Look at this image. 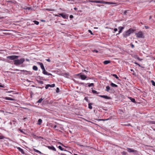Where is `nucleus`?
I'll return each mask as SVG.
<instances>
[{
	"instance_id": "nucleus-1",
	"label": "nucleus",
	"mask_w": 155,
	"mask_h": 155,
	"mask_svg": "<svg viewBox=\"0 0 155 155\" xmlns=\"http://www.w3.org/2000/svg\"><path fill=\"white\" fill-rule=\"evenodd\" d=\"M133 32L134 30H133V29L130 28L123 33V36L124 37L126 38L127 37L129 36V35L131 33H133Z\"/></svg>"
},
{
	"instance_id": "nucleus-2",
	"label": "nucleus",
	"mask_w": 155,
	"mask_h": 155,
	"mask_svg": "<svg viewBox=\"0 0 155 155\" xmlns=\"http://www.w3.org/2000/svg\"><path fill=\"white\" fill-rule=\"evenodd\" d=\"M24 58H21L20 59L16 60L14 61V64L15 65H20L23 63L25 61Z\"/></svg>"
},
{
	"instance_id": "nucleus-3",
	"label": "nucleus",
	"mask_w": 155,
	"mask_h": 155,
	"mask_svg": "<svg viewBox=\"0 0 155 155\" xmlns=\"http://www.w3.org/2000/svg\"><path fill=\"white\" fill-rule=\"evenodd\" d=\"M18 58V56L13 55L8 56L7 57V58L11 60H13L17 59Z\"/></svg>"
},
{
	"instance_id": "nucleus-4",
	"label": "nucleus",
	"mask_w": 155,
	"mask_h": 155,
	"mask_svg": "<svg viewBox=\"0 0 155 155\" xmlns=\"http://www.w3.org/2000/svg\"><path fill=\"white\" fill-rule=\"evenodd\" d=\"M136 37L138 38H144V36L143 34V33L142 31H140L138 33L136 34Z\"/></svg>"
},
{
	"instance_id": "nucleus-5",
	"label": "nucleus",
	"mask_w": 155,
	"mask_h": 155,
	"mask_svg": "<svg viewBox=\"0 0 155 155\" xmlns=\"http://www.w3.org/2000/svg\"><path fill=\"white\" fill-rule=\"evenodd\" d=\"M78 76H80V78L82 80H84L87 78V77L85 75H81V73H79L77 74Z\"/></svg>"
},
{
	"instance_id": "nucleus-6",
	"label": "nucleus",
	"mask_w": 155,
	"mask_h": 155,
	"mask_svg": "<svg viewBox=\"0 0 155 155\" xmlns=\"http://www.w3.org/2000/svg\"><path fill=\"white\" fill-rule=\"evenodd\" d=\"M99 96L101 97L104 98L106 99H111V98L110 97H108L106 95H99Z\"/></svg>"
},
{
	"instance_id": "nucleus-7",
	"label": "nucleus",
	"mask_w": 155,
	"mask_h": 155,
	"mask_svg": "<svg viewBox=\"0 0 155 155\" xmlns=\"http://www.w3.org/2000/svg\"><path fill=\"white\" fill-rule=\"evenodd\" d=\"M128 150V151L130 152H135L136 153L137 152V151L136 150H133L132 148H127Z\"/></svg>"
},
{
	"instance_id": "nucleus-8",
	"label": "nucleus",
	"mask_w": 155,
	"mask_h": 155,
	"mask_svg": "<svg viewBox=\"0 0 155 155\" xmlns=\"http://www.w3.org/2000/svg\"><path fill=\"white\" fill-rule=\"evenodd\" d=\"M48 148L50 150H54V151H56V149L53 146H48Z\"/></svg>"
},
{
	"instance_id": "nucleus-9",
	"label": "nucleus",
	"mask_w": 155,
	"mask_h": 155,
	"mask_svg": "<svg viewBox=\"0 0 155 155\" xmlns=\"http://www.w3.org/2000/svg\"><path fill=\"white\" fill-rule=\"evenodd\" d=\"M59 15L61 16L63 18L65 19H67L68 18V16L66 15H64L63 13H60Z\"/></svg>"
},
{
	"instance_id": "nucleus-10",
	"label": "nucleus",
	"mask_w": 155,
	"mask_h": 155,
	"mask_svg": "<svg viewBox=\"0 0 155 155\" xmlns=\"http://www.w3.org/2000/svg\"><path fill=\"white\" fill-rule=\"evenodd\" d=\"M124 28L123 27H120L118 28V29L119 30V31L118 32V34H119L122 31V30L123 29H124Z\"/></svg>"
},
{
	"instance_id": "nucleus-11",
	"label": "nucleus",
	"mask_w": 155,
	"mask_h": 155,
	"mask_svg": "<svg viewBox=\"0 0 155 155\" xmlns=\"http://www.w3.org/2000/svg\"><path fill=\"white\" fill-rule=\"evenodd\" d=\"M43 73L44 74H45V75H52V74H51L48 73L47 71H45H45H43Z\"/></svg>"
},
{
	"instance_id": "nucleus-12",
	"label": "nucleus",
	"mask_w": 155,
	"mask_h": 155,
	"mask_svg": "<svg viewBox=\"0 0 155 155\" xmlns=\"http://www.w3.org/2000/svg\"><path fill=\"white\" fill-rule=\"evenodd\" d=\"M17 148L20 152H21V153L23 154H25V152L22 149H21V148L19 147H17Z\"/></svg>"
},
{
	"instance_id": "nucleus-13",
	"label": "nucleus",
	"mask_w": 155,
	"mask_h": 155,
	"mask_svg": "<svg viewBox=\"0 0 155 155\" xmlns=\"http://www.w3.org/2000/svg\"><path fill=\"white\" fill-rule=\"evenodd\" d=\"M5 99L6 100H10V101H15V99L10 97H5Z\"/></svg>"
},
{
	"instance_id": "nucleus-14",
	"label": "nucleus",
	"mask_w": 155,
	"mask_h": 155,
	"mask_svg": "<svg viewBox=\"0 0 155 155\" xmlns=\"http://www.w3.org/2000/svg\"><path fill=\"white\" fill-rule=\"evenodd\" d=\"M104 4H109V5H111V4H114V3L110 2H106L104 1Z\"/></svg>"
},
{
	"instance_id": "nucleus-15",
	"label": "nucleus",
	"mask_w": 155,
	"mask_h": 155,
	"mask_svg": "<svg viewBox=\"0 0 155 155\" xmlns=\"http://www.w3.org/2000/svg\"><path fill=\"white\" fill-rule=\"evenodd\" d=\"M110 85L113 87H118L117 85L113 83H111Z\"/></svg>"
},
{
	"instance_id": "nucleus-16",
	"label": "nucleus",
	"mask_w": 155,
	"mask_h": 155,
	"mask_svg": "<svg viewBox=\"0 0 155 155\" xmlns=\"http://www.w3.org/2000/svg\"><path fill=\"white\" fill-rule=\"evenodd\" d=\"M88 2H94L96 3H98V2H98V1H93L91 0H88Z\"/></svg>"
},
{
	"instance_id": "nucleus-17",
	"label": "nucleus",
	"mask_w": 155,
	"mask_h": 155,
	"mask_svg": "<svg viewBox=\"0 0 155 155\" xmlns=\"http://www.w3.org/2000/svg\"><path fill=\"white\" fill-rule=\"evenodd\" d=\"M103 62L105 64H107L108 63H109L110 62V61H109L106 60L104 61Z\"/></svg>"
},
{
	"instance_id": "nucleus-18",
	"label": "nucleus",
	"mask_w": 155,
	"mask_h": 155,
	"mask_svg": "<svg viewBox=\"0 0 155 155\" xmlns=\"http://www.w3.org/2000/svg\"><path fill=\"white\" fill-rule=\"evenodd\" d=\"M38 63L40 66L41 68H43L44 67V66L42 63L38 62Z\"/></svg>"
},
{
	"instance_id": "nucleus-19",
	"label": "nucleus",
	"mask_w": 155,
	"mask_h": 155,
	"mask_svg": "<svg viewBox=\"0 0 155 155\" xmlns=\"http://www.w3.org/2000/svg\"><path fill=\"white\" fill-rule=\"evenodd\" d=\"M130 99L132 102L134 103H136L135 100L134 98H132L131 97H130Z\"/></svg>"
},
{
	"instance_id": "nucleus-20",
	"label": "nucleus",
	"mask_w": 155,
	"mask_h": 155,
	"mask_svg": "<svg viewBox=\"0 0 155 155\" xmlns=\"http://www.w3.org/2000/svg\"><path fill=\"white\" fill-rule=\"evenodd\" d=\"M42 120L41 119H38V125H41V123H42Z\"/></svg>"
},
{
	"instance_id": "nucleus-21",
	"label": "nucleus",
	"mask_w": 155,
	"mask_h": 155,
	"mask_svg": "<svg viewBox=\"0 0 155 155\" xmlns=\"http://www.w3.org/2000/svg\"><path fill=\"white\" fill-rule=\"evenodd\" d=\"M110 89V87L109 86H107L106 87V89L105 90V91L107 92H109Z\"/></svg>"
},
{
	"instance_id": "nucleus-22",
	"label": "nucleus",
	"mask_w": 155,
	"mask_h": 155,
	"mask_svg": "<svg viewBox=\"0 0 155 155\" xmlns=\"http://www.w3.org/2000/svg\"><path fill=\"white\" fill-rule=\"evenodd\" d=\"M34 151L38 153L41 154H42V153L40 151H39L37 150H36L35 149H34Z\"/></svg>"
},
{
	"instance_id": "nucleus-23",
	"label": "nucleus",
	"mask_w": 155,
	"mask_h": 155,
	"mask_svg": "<svg viewBox=\"0 0 155 155\" xmlns=\"http://www.w3.org/2000/svg\"><path fill=\"white\" fill-rule=\"evenodd\" d=\"M33 69L35 71H37L38 69V67L36 66H34L33 67Z\"/></svg>"
},
{
	"instance_id": "nucleus-24",
	"label": "nucleus",
	"mask_w": 155,
	"mask_h": 155,
	"mask_svg": "<svg viewBox=\"0 0 155 155\" xmlns=\"http://www.w3.org/2000/svg\"><path fill=\"white\" fill-rule=\"evenodd\" d=\"M88 86L89 87H94V84L93 83H91V84H89L88 85Z\"/></svg>"
},
{
	"instance_id": "nucleus-25",
	"label": "nucleus",
	"mask_w": 155,
	"mask_h": 155,
	"mask_svg": "<svg viewBox=\"0 0 155 155\" xmlns=\"http://www.w3.org/2000/svg\"><path fill=\"white\" fill-rule=\"evenodd\" d=\"M43 99L41 98H40L37 102V103H41L43 101Z\"/></svg>"
},
{
	"instance_id": "nucleus-26",
	"label": "nucleus",
	"mask_w": 155,
	"mask_h": 155,
	"mask_svg": "<svg viewBox=\"0 0 155 155\" xmlns=\"http://www.w3.org/2000/svg\"><path fill=\"white\" fill-rule=\"evenodd\" d=\"M48 86L49 87H54L55 85V84H48Z\"/></svg>"
},
{
	"instance_id": "nucleus-27",
	"label": "nucleus",
	"mask_w": 155,
	"mask_h": 155,
	"mask_svg": "<svg viewBox=\"0 0 155 155\" xmlns=\"http://www.w3.org/2000/svg\"><path fill=\"white\" fill-rule=\"evenodd\" d=\"M92 104L91 103H89L88 104V108L90 109H92Z\"/></svg>"
},
{
	"instance_id": "nucleus-28",
	"label": "nucleus",
	"mask_w": 155,
	"mask_h": 155,
	"mask_svg": "<svg viewBox=\"0 0 155 155\" xmlns=\"http://www.w3.org/2000/svg\"><path fill=\"white\" fill-rule=\"evenodd\" d=\"M37 81L38 83L41 84H43V82L42 81H39V80H37Z\"/></svg>"
},
{
	"instance_id": "nucleus-29",
	"label": "nucleus",
	"mask_w": 155,
	"mask_h": 155,
	"mask_svg": "<svg viewBox=\"0 0 155 155\" xmlns=\"http://www.w3.org/2000/svg\"><path fill=\"white\" fill-rule=\"evenodd\" d=\"M92 91L93 93H94V94H98V93L97 92V91H96L95 90H92Z\"/></svg>"
},
{
	"instance_id": "nucleus-30",
	"label": "nucleus",
	"mask_w": 155,
	"mask_h": 155,
	"mask_svg": "<svg viewBox=\"0 0 155 155\" xmlns=\"http://www.w3.org/2000/svg\"><path fill=\"white\" fill-rule=\"evenodd\" d=\"M58 148L61 150L63 151L64 150V149L62 147L60 146H59L58 147Z\"/></svg>"
},
{
	"instance_id": "nucleus-31",
	"label": "nucleus",
	"mask_w": 155,
	"mask_h": 155,
	"mask_svg": "<svg viewBox=\"0 0 155 155\" xmlns=\"http://www.w3.org/2000/svg\"><path fill=\"white\" fill-rule=\"evenodd\" d=\"M33 22L35 23V24L38 25L39 22L38 21H33Z\"/></svg>"
},
{
	"instance_id": "nucleus-32",
	"label": "nucleus",
	"mask_w": 155,
	"mask_h": 155,
	"mask_svg": "<svg viewBox=\"0 0 155 155\" xmlns=\"http://www.w3.org/2000/svg\"><path fill=\"white\" fill-rule=\"evenodd\" d=\"M151 82L152 83V84L154 86H155V82L153 80H151Z\"/></svg>"
},
{
	"instance_id": "nucleus-33",
	"label": "nucleus",
	"mask_w": 155,
	"mask_h": 155,
	"mask_svg": "<svg viewBox=\"0 0 155 155\" xmlns=\"http://www.w3.org/2000/svg\"><path fill=\"white\" fill-rule=\"evenodd\" d=\"M99 2H98V3H103L104 4V1H98Z\"/></svg>"
},
{
	"instance_id": "nucleus-34",
	"label": "nucleus",
	"mask_w": 155,
	"mask_h": 155,
	"mask_svg": "<svg viewBox=\"0 0 155 155\" xmlns=\"http://www.w3.org/2000/svg\"><path fill=\"white\" fill-rule=\"evenodd\" d=\"M113 76L115 77L117 79H118L119 78L117 76L116 74H113Z\"/></svg>"
},
{
	"instance_id": "nucleus-35",
	"label": "nucleus",
	"mask_w": 155,
	"mask_h": 155,
	"mask_svg": "<svg viewBox=\"0 0 155 155\" xmlns=\"http://www.w3.org/2000/svg\"><path fill=\"white\" fill-rule=\"evenodd\" d=\"M46 10L48 11H54V10L53 9H48L47 8L46 9Z\"/></svg>"
},
{
	"instance_id": "nucleus-36",
	"label": "nucleus",
	"mask_w": 155,
	"mask_h": 155,
	"mask_svg": "<svg viewBox=\"0 0 155 155\" xmlns=\"http://www.w3.org/2000/svg\"><path fill=\"white\" fill-rule=\"evenodd\" d=\"M92 51L93 52H95L96 53H97L98 52V51L96 49L93 50Z\"/></svg>"
},
{
	"instance_id": "nucleus-37",
	"label": "nucleus",
	"mask_w": 155,
	"mask_h": 155,
	"mask_svg": "<svg viewBox=\"0 0 155 155\" xmlns=\"http://www.w3.org/2000/svg\"><path fill=\"white\" fill-rule=\"evenodd\" d=\"M56 92L57 93H58L59 92V89L58 87L57 88Z\"/></svg>"
},
{
	"instance_id": "nucleus-38",
	"label": "nucleus",
	"mask_w": 155,
	"mask_h": 155,
	"mask_svg": "<svg viewBox=\"0 0 155 155\" xmlns=\"http://www.w3.org/2000/svg\"><path fill=\"white\" fill-rule=\"evenodd\" d=\"M122 154L123 155H126L127 154V153L124 151H123L122 152Z\"/></svg>"
},
{
	"instance_id": "nucleus-39",
	"label": "nucleus",
	"mask_w": 155,
	"mask_h": 155,
	"mask_svg": "<svg viewBox=\"0 0 155 155\" xmlns=\"http://www.w3.org/2000/svg\"><path fill=\"white\" fill-rule=\"evenodd\" d=\"M58 128V125H55L54 126V127H53V128Z\"/></svg>"
},
{
	"instance_id": "nucleus-40",
	"label": "nucleus",
	"mask_w": 155,
	"mask_h": 155,
	"mask_svg": "<svg viewBox=\"0 0 155 155\" xmlns=\"http://www.w3.org/2000/svg\"><path fill=\"white\" fill-rule=\"evenodd\" d=\"M25 9L30 10L31 9V8L30 7H27L26 8H25Z\"/></svg>"
},
{
	"instance_id": "nucleus-41",
	"label": "nucleus",
	"mask_w": 155,
	"mask_h": 155,
	"mask_svg": "<svg viewBox=\"0 0 155 155\" xmlns=\"http://www.w3.org/2000/svg\"><path fill=\"white\" fill-rule=\"evenodd\" d=\"M81 84H83L86 87V86H87V84H84L83 83H81Z\"/></svg>"
},
{
	"instance_id": "nucleus-42",
	"label": "nucleus",
	"mask_w": 155,
	"mask_h": 155,
	"mask_svg": "<svg viewBox=\"0 0 155 155\" xmlns=\"http://www.w3.org/2000/svg\"><path fill=\"white\" fill-rule=\"evenodd\" d=\"M88 31H89V33H91V35H93V33H92V31H91V30H88Z\"/></svg>"
},
{
	"instance_id": "nucleus-43",
	"label": "nucleus",
	"mask_w": 155,
	"mask_h": 155,
	"mask_svg": "<svg viewBox=\"0 0 155 155\" xmlns=\"http://www.w3.org/2000/svg\"><path fill=\"white\" fill-rule=\"evenodd\" d=\"M70 17V18H73V17H73V15H71L70 16V17Z\"/></svg>"
},
{
	"instance_id": "nucleus-44",
	"label": "nucleus",
	"mask_w": 155,
	"mask_h": 155,
	"mask_svg": "<svg viewBox=\"0 0 155 155\" xmlns=\"http://www.w3.org/2000/svg\"><path fill=\"white\" fill-rule=\"evenodd\" d=\"M48 85L47 84L46 86L45 87L46 89H47L48 88V87H49L48 86Z\"/></svg>"
},
{
	"instance_id": "nucleus-45",
	"label": "nucleus",
	"mask_w": 155,
	"mask_h": 155,
	"mask_svg": "<svg viewBox=\"0 0 155 155\" xmlns=\"http://www.w3.org/2000/svg\"><path fill=\"white\" fill-rule=\"evenodd\" d=\"M4 138V137L2 136H0V139H3Z\"/></svg>"
},
{
	"instance_id": "nucleus-46",
	"label": "nucleus",
	"mask_w": 155,
	"mask_h": 155,
	"mask_svg": "<svg viewBox=\"0 0 155 155\" xmlns=\"http://www.w3.org/2000/svg\"><path fill=\"white\" fill-rule=\"evenodd\" d=\"M131 45V47H132V48H134V45H133V44H131V45Z\"/></svg>"
},
{
	"instance_id": "nucleus-47",
	"label": "nucleus",
	"mask_w": 155,
	"mask_h": 155,
	"mask_svg": "<svg viewBox=\"0 0 155 155\" xmlns=\"http://www.w3.org/2000/svg\"><path fill=\"white\" fill-rule=\"evenodd\" d=\"M46 60L48 61V62H50V60L49 59H46Z\"/></svg>"
},
{
	"instance_id": "nucleus-48",
	"label": "nucleus",
	"mask_w": 155,
	"mask_h": 155,
	"mask_svg": "<svg viewBox=\"0 0 155 155\" xmlns=\"http://www.w3.org/2000/svg\"><path fill=\"white\" fill-rule=\"evenodd\" d=\"M114 30L115 32L117 31V28H114Z\"/></svg>"
},
{
	"instance_id": "nucleus-49",
	"label": "nucleus",
	"mask_w": 155,
	"mask_h": 155,
	"mask_svg": "<svg viewBox=\"0 0 155 155\" xmlns=\"http://www.w3.org/2000/svg\"><path fill=\"white\" fill-rule=\"evenodd\" d=\"M145 27L147 29H148L149 28V27L148 26H145Z\"/></svg>"
},
{
	"instance_id": "nucleus-50",
	"label": "nucleus",
	"mask_w": 155,
	"mask_h": 155,
	"mask_svg": "<svg viewBox=\"0 0 155 155\" xmlns=\"http://www.w3.org/2000/svg\"><path fill=\"white\" fill-rule=\"evenodd\" d=\"M41 69H42V71H44L45 70V68H42Z\"/></svg>"
},
{
	"instance_id": "nucleus-51",
	"label": "nucleus",
	"mask_w": 155,
	"mask_h": 155,
	"mask_svg": "<svg viewBox=\"0 0 155 155\" xmlns=\"http://www.w3.org/2000/svg\"><path fill=\"white\" fill-rule=\"evenodd\" d=\"M41 69H42V71H44L45 70V68H42Z\"/></svg>"
},
{
	"instance_id": "nucleus-52",
	"label": "nucleus",
	"mask_w": 155,
	"mask_h": 155,
	"mask_svg": "<svg viewBox=\"0 0 155 155\" xmlns=\"http://www.w3.org/2000/svg\"><path fill=\"white\" fill-rule=\"evenodd\" d=\"M8 2H9L11 3H12L13 2V1H11V0L8 1Z\"/></svg>"
},
{
	"instance_id": "nucleus-53",
	"label": "nucleus",
	"mask_w": 155,
	"mask_h": 155,
	"mask_svg": "<svg viewBox=\"0 0 155 155\" xmlns=\"http://www.w3.org/2000/svg\"><path fill=\"white\" fill-rule=\"evenodd\" d=\"M137 59L139 61H141L142 60V59H140L139 57L137 58Z\"/></svg>"
},
{
	"instance_id": "nucleus-54",
	"label": "nucleus",
	"mask_w": 155,
	"mask_h": 155,
	"mask_svg": "<svg viewBox=\"0 0 155 155\" xmlns=\"http://www.w3.org/2000/svg\"><path fill=\"white\" fill-rule=\"evenodd\" d=\"M127 11H125L124 12V14L125 15H126V13H127Z\"/></svg>"
},
{
	"instance_id": "nucleus-55",
	"label": "nucleus",
	"mask_w": 155,
	"mask_h": 155,
	"mask_svg": "<svg viewBox=\"0 0 155 155\" xmlns=\"http://www.w3.org/2000/svg\"><path fill=\"white\" fill-rule=\"evenodd\" d=\"M74 10H77V8H76V7L74 8Z\"/></svg>"
},
{
	"instance_id": "nucleus-56",
	"label": "nucleus",
	"mask_w": 155,
	"mask_h": 155,
	"mask_svg": "<svg viewBox=\"0 0 155 155\" xmlns=\"http://www.w3.org/2000/svg\"><path fill=\"white\" fill-rule=\"evenodd\" d=\"M3 87L4 86H3L0 84V87Z\"/></svg>"
},
{
	"instance_id": "nucleus-57",
	"label": "nucleus",
	"mask_w": 155,
	"mask_h": 155,
	"mask_svg": "<svg viewBox=\"0 0 155 155\" xmlns=\"http://www.w3.org/2000/svg\"><path fill=\"white\" fill-rule=\"evenodd\" d=\"M38 88H41V89H42V88H43V87H38Z\"/></svg>"
},
{
	"instance_id": "nucleus-58",
	"label": "nucleus",
	"mask_w": 155,
	"mask_h": 155,
	"mask_svg": "<svg viewBox=\"0 0 155 155\" xmlns=\"http://www.w3.org/2000/svg\"><path fill=\"white\" fill-rule=\"evenodd\" d=\"M26 81H27L28 82H31V81H29V80H28V79L26 80Z\"/></svg>"
},
{
	"instance_id": "nucleus-59",
	"label": "nucleus",
	"mask_w": 155,
	"mask_h": 155,
	"mask_svg": "<svg viewBox=\"0 0 155 155\" xmlns=\"http://www.w3.org/2000/svg\"><path fill=\"white\" fill-rule=\"evenodd\" d=\"M130 71H133V70L132 69H131L130 70Z\"/></svg>"
},
{
	"instance_id": "nucleus-60",
	"label": "nucleus",
	"mask_w": 155,
	"mask_h": 155,
	"mask_svg": "<svg viewBox=\"0 0 155 155\" xmlns=\"http://www.w3.org/2000/svg\"><path fill=\"white\" fill-rule=\"evenodd\" d=\"M26 60L27 61H29V59H26Z\"/></svg>"
},
{
	"instance_id": "nucleus-61",
	"label": "nucleus",
	"mask_w": 155,
	"mask_h": 155,
	"mask_svg": "<svg viewBox=\"0 0 155 155\" xmlns=\"http://www.w3.org/2000/svg\"><path fill=\"white\" fill-rule=\"evenodd\" d=\"M138 65L140 67H141V66L140 65V64H138Z\"/></svg>"
},
{
	"instance_id": "nucleus-62",
	"label": "nucleus",
	"mask_w": 155,
	"mask_h": 155,
	"mask_svg": "<svg viewBox=\"0 0 155 155\" xmlns=\"http://www.w3.org/2000/svg\"><path fill=\"white\" fill-rule=\"evenodd\" d=\"M134 63L136 64H137L138 65V63L137 62H135Z\"/></svg>"
},
{
	"instance_id": "nucleus-63",
	"label": "nucleus",
	"mask_w": 155,
	"mask_h": 155,
	"mask_svg": "<svg viewBox=\"0 0 155 155\" xmlns=\"http://www.w3.org/2000/svg\"><path fill=\"white\" fill-rule=\"evenodd\" d=\"M61 155H65V154H62V153H61Z\"/></svg>"
},
{
	"instance_id": "nucleus-64",
	"label": "nucleus",
	"mask_w": 155,
	"mask_h": 155,
	"mask_svg": "<svg viewBox=\"0 0 155 155\" xmlns=\"http://www.w3.org/2000/svg\"><path fill=\"white\" fill-rule=\"evenodd\" d=\"M151 18V16H150V17L149 19H150Z\"/></svg>"
}]
</instances>
